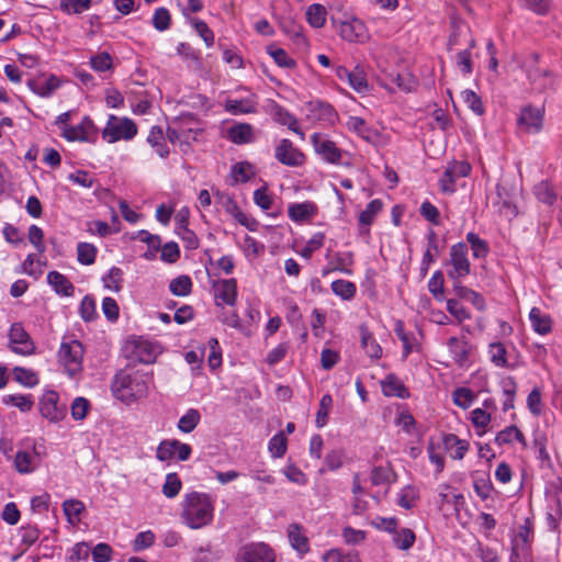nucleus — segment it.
<instances>
[{
  "label": "nucleus",
  "instance_id": "obj_1",
  "mask_svg": "<svg viewBox=\"0 0 562 562\" xmlns=\"http://www.w3.org/2000/svg\"><path fill=\"white\" fill-rule=\"evenodd\" d=\"M214 499L207 493H186L180 503V519L190 529H201L214 519Z\"/></svg>",
  "mask_w": 562,
  "mask_h": 562
},
{
  "label": "nucleus",
  "instance_id": "obj_2",
  "mask_svg": "<svg viewBox=\"0 0 562 562\" xmlns=\"http://www.w3.org/2000/svg\"><path fill=\"white\" fill-rule=\"evenodd\" d=\"M148 382L147 374L139 372L128 374L121 371L115 374L111 389L116 398L130 403L147 394Z\"/></svg>",
  "mask_w": 562,
  "mask_h": 562
},
{
  "label": "nucleus",
  "instance_id": "obj_3",
  "mask_svg": "<svg viewBox=\"0 0 562 562\" xmlns=\"http://www.w3.org/2000/svg\"><path fill=\"white\" fill-rule=\"evenodd\" d=\"M137 133L138 127L132 119L110 114L101 135L104 142L114 144L117 142H131Z\"/></svg>",
  "mask_w": 562,
  "mask_h": 562
},
{
  "label": "nucleus",
  "instance_id": "obj_4",
  "mask_svg": "<svg viewBox=\"0 0 562 562\" xmlns=\"http://www.w3.org/2000/svg\"><path fill=\"white\" fill-rule=\"evenodd\" d=\"M202 133L203 128L192 115L180 117L167 128L168 140L187 148L191 142L198 140Z\"/></svg>",
  "mask_w": 562,
  "mask_h": 562
},
{
  "label": "nucleus",
  "instance_id": "obj_5",
  "mask_svg": "<svg viewBox=\"0 0 562 562\" xmlns=\"http://www.w3.org/2000/svg\"><path fill=\"white\" fill-rule=\"evenodd\" d=\"M83 353L85 349L80 341L70 339L61 342L58 361L69 376L76 378L81 373Z\"/></svg>",
  "mask_w": 562,
  "mask_h": 562
},
{
  "label": "nucleus",
  "instance_id": "obj_6",
  "mask_svg": "<svg viewBox=\"0 0 562 562\" xmlns=\"http://www.w3.org/2000/svg\"><path fill=\"white\" fill-rule=\"evenodd\" d=\"M467 244L457 243L450 247L449 259L446 261L447 276L451 280H463L471 273Z\"/></svg>",
  "mask_w": 562,
  "mask_h": 562
},
{
  "label": "nucleus",
  "instance_id": "obj_7",
  "mask_svg": "<svg viewBox=\"0 0 562 562\" xmlns=\"http://www.w3.org/2000/svg\"><path fill=\"white\" fill-rule=\"evenodd\" d=\"M334 23L339 36L346 42L362 44L370 37L364 22L353 15L346 16L337 23L334 21Z\"/></svg>",
  "mask_w": 562,
  "mask_h": 562
},
{
  "label": "nucleus",
  "instance_id": "obj_8",
  "mask_svg": "<svg viewBox=\"0 0 562 562\" xmlns=\"http://www.w3.org/2000/svg\"><path fill=\"white\" fill-rule=\"evenodd\" d=\"M533 530L528 521L519 526L512 540L510 562H528Z\"/></svg>",
  "mask_w": 562,
  "mask_h": 562
},
{
  "label": "nucleus",
  "instance_id": "obj_9",
  "mask_svg": "<svg viewBox=\"0 0 562 562\" xmlns=\"http://www.w3.org/2000/svg\"><path fill=\"white\" fill-rule=\"evenodd\" d=\"M41 415L50 423H59L66 416V405L60 403L59 394L54 390H47L40 400Z\"/></svg>",
  "mask_w": 562,
  "mask_h": 562
},
{
  "label": "nucleus",
  "instance_id": "obj_10",
  "mask_svg": "<svg viewBox=\"0 0 562 562\" xmlns=\"http://www.w3.org/2000/svg\"><path fill=\"white\" fill-rule=\"evenodd\" d=\"M235 562H276V554L268 544L251 542L239 548Z\"/></svg>",
  "mask_w": 562,
  "mask_h": 562
},
{
  "label": "nucleus",
  "instance_id": "obj_11",
  "mask_svg": "<svg viewBox=\"0 0 562 562\" xmlns=\"http://www.w3.org/2000/svg\"><path fill=\"white\" fill-rule=\"evenodd\" d=\"M9 348L24 357L35 352V344L21 323H13L10 327Z\"/></svg>",
  "mask_w": 562,
  "mask_h": 562
},
{
  "label": "nucleus",
  "instance_id": "obj_12",
  "mask_svg": "<svg viewBox=\"0 0 562 562\" xmlns=\"http://www.w3.org/2000/svg\"><path fill=\"white\" fill-rule=\"evenodd\" d=\"M311 143L315 153L329 164H339L345 154L327 135L322 133L311 135Z\"/></svg>",
  "mask_w": 562,
  "mask_h": 562
},
{
  "label": "nucleus",
  "instance_id": "obj_13",
  "mask_svg": "<svg viewBox=\"0 0 562 562\" xmlns=\"http://www.w3.org/2000/svg\"><path fill=\"white\" fill-rule=\"evenodd\" d=\"M307 120L323 125H334L338 119L335 109L319 100L311 101L305 106Z\"/></svg>",
  "mask_w": 562,
  "mask_h": 562
},
{
  "label": "nucleus",
  "instance_id": "obj_14",
  "mask_svg": "<svg viewBox=\"0 0 562 562\" xmlns=\"http://www.w3.org/2000/svg\"><path fill=\"white\" fill-rule=\"evenodd\" d=\"M274 158L282 165L299 167L304 164V154L291 140L283 138L274 147Z\"/></svg>",
  "mask_w": 562,
  "mask_h": 562
},
{
  "label": "nucleus",
  "instance_id": "obj_15",
  "mask_svg": "<svg viewBox=\"0 0 562 562\" xmlns=\"http://www.w3.org/2000/svg\"><path fill=\"white\" fill-rule=\"evenodd\" d=\"M214 300L217 306H234L237 300L235 279H220L213 283Z\"/></svg>",
  "mask_w": 562,
  "mask_h": 562
},
{
  "label": "nucleus",
  "instance_id": "obj_16",
  "mask_svg": "<svg viewBox=\"0 0 562 562\" xmlns=\"http://www.w3.org/2000/svg\"><path fill=\"white\" fill-rule=\"evenodd\" d=\"M161 352L158 344L138 338L131 345V357L142 363H153Z\"/></svg>",
  "mask_w": 562,
  "mask_h": 562
},
{
  "label": "nucleus",
  "instance_id": "obj_17",
  "mask_svg": "<svg viewBox=\"0 0 562 562\" xmlns=\"http://www.w3.org/2000/svg\"><path fill=\"white\" fill-rule=\"evenodd\" d=\"M95 134V125L88 116L75 126L65 125L61 135L70 142H91V136Z\"/></svg>",
  "mask_w": 562,
  "mask_h": 562
},
{
  "label": "nucleus",
  "instance_id": "obj_18",
  "mask_svg": "<svg viewBox=\"0 0 562 562\" xmlns=\"http://www.w3.org/2000/svg\"><path fill=\"white\" fill-rule=\"evenodd\" d=\"M543 121V111L540 108L531 105L525 106L518 117L519 127L529 133L536 134L540 132Z\"/></svg>",
  "mask_w": 562,
  "mask_h": 562
},
{
  "label": "nucleus",
  "instance_id": "obj_19",
  "mask_svg": "<svg viewBox=\"0 0 562 562\" xmlns=\"http://www.w3.org/2000/svg\"><path fill=\"white\" fill-rule=\"evenodd\" d=\"M258 108V95L247 92L245 97L228 99L225 102V110L233 115L256 113Z\"/></svg>",
  "mask_w": 562,
  "mask_h": 562
},
{
  "label": "nucleus",
  "instance_id": "obj_20",
  "mask_svg": "<svg viewBox=\"0 0 562 562\" xmlns=\"http://www.w3.org/2000/svg\"><path fill=\"white\" fill-rule=\"evenodd\" d=\"M61 86V80L55 76L49 75L47 78H36L27 81V87L32 92L42 97H50Z\"/></svg>",
  "mask_w": 562,
  "mask_h": 562
},
{
  "label": "nucleus",
  "instance_id": "obj_21",
  "mask_svg": "<svg viewBox=\"0 0 562 562\" xmlns=\"http://www.w3.org/2000/svg\"><path fill=\"white\" fill-rule=\"evenodd\" d=\"M442 445L446 452L453 460H462L470 449V443L465 439H460L454 434H447L442 437Z\"/></svg>",
  "mask_w": 562,
  "mask_h": 562
},
{
  "label": "nucleus",
  "instance_id": "obj_22",
  "mask_svg": "<svg viewBox=\"0 0 562 562\" xmlns=\"http://www.w3.org/2000/svg\"><path fill=\"white\" fill-rule=\"evenodd\" d=\"M40 465V458L37 452L32 450L18 451L14 458V468L21 474H29L34 472Z\"/></svg>",
  "mask_w": 562,
  "mask_h": 562
},
{
  "label": "nucleus",
  "instance_id": "obj_23",
  "mask_svg": "<svg viewBox=\"0 0 562 562\" xmlns=\"http://www.w3.org/2000/svg\"><path fill=\"white\" fill-rule=\"evenodd\" d=\"M316 213L317 206L311 201L292 203L288 207L289 217L295 223L310 221L316 215Z\"/></svg>",
  "mask_w": 562,
  "mask_h": 562
},
{
  "label": "nucleus",
  "instance_id": "obj_24",
  "mask_svg": "<svg viewBox=\"0 0 562 562\" xmlns=\"http://www.w3.org/2000/svg\"><path fill=\"white\" fill-rule=\"evenodd\" d=\"M395 334L403 344V358L406 359L412 352L419 351L420 345L414 333L406 331L403 322L395 324Z\"/></svg>",
  "mask_w": 562,
  "mask_h": 562
},
{
  "label": "nucleus",
  "instance_id": "obj_25",
  "mask_svg": "<svg viewBox=\"0 0 562 562\" xmlns=\"http://www.w3.org/2000/svg\"><path fill=\"white\" fill-rule=\"evenodd\" d=\"M382 393L385 396H394L398 398H406L409 396L408 390L403 382L393 374H389L381 382Z\"/></svg>",
  "mask_w": 562,
  "mask_h": 562
},
{
  "label": "nucleus",
  "instance_id": "obj_26",
  "mask_svg": "<svg viewBox=\"0 0 562 562\" xmlns=\"http://www.w3.org/2000/svg\"><path fill=\"white\" fill-rule=\"evenodd\" d=\"M529 321L532 329L539 335H547L552 329L551 317L539 307H532L529 313Z\"/></svg>",
  "mask_w": 562,
  "mask_h": 562
},
{
  "label": "nucleus",
  "instance_id": "obj_27",
  "mask_svg": "<svg viewBox=\"0 0 562 562\" xmlns=\"http://www.w3.org/2000/svg\"><path fill=\"white\" fill-rule=\"evenodd\" d=\"M382 202L379 199L370 201L359 215L360 233L368 234V227L374 222L382 210Z\"/></svg>",
  "mask_w": 562,
  "mask_h": 562
},
{
  "label": "nucleus",
  "instance_id": "obj_28",
  "mask_svg": "<svg viewBox=\"0 0 562 562\" xmlns=\"http://www.w3.org/2000/svg\"><path fill=\"white\" fill-rule=\"evenodd\" d=\"M361 346L371 359H380L382 357V348L375 340L371 331L366 326H360Z\"/></svg>",
  "mask_w": 562,
  "mask_h": 562
},
{
  "label": "nucleus",
  "instance_id": "obj_29",
  "mask_svg": "<svg viewBox=\"0 0 562 562\" xmlns=\"http://www.w3.org/2000/svg\"><path fill=\"white\" fill-rule=\"evenodd\" d=\"M47 282L53 286L56 293L64 296H71L75 292L72 283L58 271H50L47 274Z\"/></svg>",
  "mask_w": 562,
  "mask_h": 562
},
{
  "label": "nucleus",
  "instance_id": "obj_30",
  "mask_svg": "<svg viewBox=\"0 0 562 562\" xmlns=\"http://www.w3.org/2000/svg\"><path fill=\"white\" fill-rule=\"evenodd\" d=\"M447 346L453 360L458 364L463 366L468 361L470 352V346L468 341L461 340L457 337H451L449 338Z\"/></svg>",
  "mask_w": 562,
  "mask_h": 562
},
{
  "label": "nucleus",
  "instance_id": "obj_31",
  "mask_svg": "<svg viewBox=\"0 0 562 562\" xmlns=\"http://www.w3.org/2000/svg\"><path fill=\"white\" fill-rule=\"evenodd\" d=\"M256 175L255 167L248 161H239L231 169L232 184L245 183Z\"/></svg>",
  "mask_w": 562,
  "mask_h": 562
},
{
  "label": "nucleus",
  "instance_id": "obj_32",
  "mask_svg": "<svg viewBox=\"0 0 562 562\" xmlns=\"http://www.w3.org/2000/svg\"><path fill=\"white\" fill-rule=\"evenodd\" d=\"M147 143L155 149L156 154L166 158L169 155V148L165 144V135L162 128L159 126H153L147 136Z\"/></svg>",
  "mask_w": 562,
  "mask_h": 562
},
{
  "label": "nucleus",
  "instance_id": "obj_33",
  "mask_svg": "<svg viewBox=\"0 0 562 562\" xmlns=\"http://www.w3.org/2000/svg\"><path fill=\"white\" fill-rule=\"evenodd\" d=\"M228 137L235 144H247L254 140V128L250 124L239 123L228 130Z\"/></svg>",
  "mask_w": 562,
  "mask_h": 562
},
{
  "label": "nucleus",
  "instance_id": "obj_34",
  "mask_svg": "<svg viewBox=\"0 0 562 562\" xmlns=\"http://www.w3.org/2000/svg\"><path fill=\"white\" fill-rule=\"evenodd\" d=\"M333 293L342 301H351L357 294V286L353 282L345 279H338L331 282Z\"/></svg>",
  "mask_w": 562,
  "mask_h": 562
},
{
  "label": "nucleus",
  "instance_id": "obj_35",
  "mask_svg": "<svg viewBox=\"0 0 562 562\" xmlns=\"http://www.w3.org/2000/svg\"><path fill=\"white\" fill-rule=\"evenodd\" d=\"M518 441L525 448L527 447V441L522 432L516 426H508L503 430L498 431L495 437V442L498 446L508 445L514 441Z\"/></svg>",
  "mask_w": 562,
  "mask_h": 562
},
{
  "label": "nucleus",
  "instance_id": "obj_36",
  "mask_svg": "<svg viewBox=\"0 0 562 562\" xmlns=\"http://www.w3.org/2000/svg\"><path fill=\"white\" fill-rule=\"evenodd\" d=\"M86 506L79 499H66L63 503V510L68 520L72 526L77 525L81 520V515L85 512Z\"/></svg>",
  "mask_w": 562,
  "mask_h": 562
},
{
  "label": "nucleus",
  "instance_id": "obj_37",
  "mask_svg": "<svg viewBox=\"0 0 562 562\" xmlns=\"http://www.w3.org/2000/svg\"><path fill=\"white\" fill-rule=\"evenodd\" d=\"M288 537L292 548L299 553L303 554L308 551V540L299 525H290Z\"/></svg>",
  "mask_w": 562,
  "mask_h": 562
},
{
  "label": "nucleus",
  "instance_id": "obj_38",
  "mask_svg": "<svg viewBox=\"0 0 562 562\" xmlns=\"http://www.w3.org/2000/svg\"><path fill=\"white\" fill-rule=\"evenodd\" d=\"M306 20L314 29H321L325 25L327 20V10L323 4L313 3L306 9Z\"/></svg>",
  "mask_w": 562,
  "mask_h": 562
},
{
  "label": "nucleus",
  "instance_id": "obj_39",
  "mask_svg": "<svg viewBox=\"0 0 562 562\" xmlns=\"http://www.w3.org/2000/svg\"><path fill=\"white\" fill-rule=\"evenodd\" d=\"M274 119L280 124L288 126V128L299 135L302 140L305 139V133L300 128L299 122L293 114L282 108H277Z\"/></svg>",
  "mask_w": 562,
  "mask_h": 562
},
{
  "label": "nucleus",
  "instance_id": "obj_40",
  "mask_svg": "<svg viewBox=\"0 0 562 562\" xmlns=\"http://www.w3.org/2000/svg\"><path fill=\"white\" fill-rule=\"evenodd\" d=\"M267 53L279 67L293 69L296 66V61L283 48L274 44L267 46Z\"/></svg>",
  "mask_w": 562,
  "mask_h": 562
},
{
  "label": "nucleus",
  "instance_id": "obj_41",
  "mask_svg": "<svg viewBox=\"0 0 562 562\" xmlns=\"http://www.w3.org/2000/svg\"><path fill=\"white\" fill-rule=\"evenodd\" d=\"M392 535V541L398 550L405 551L411 549L416 540L414 531L408 528H402L400 530L395 529Z\"/></svg>",
  "mask_w": 562,
  "mask_h": 562
},
{
  "label": "nucleus",
  "instance_id": "obj_42",
  "mask_svg": "<svg viewBox=\"0 0 562 562\" xmlns=\"http://www.w3.org/2000/svg\"><path fill=\"white\" fill-rule=\"evenodd\" d=\"M471 423L479 436H483L492 420L491 413L484 408H474L470 416Z\"/></svg>",
  "mask_w": 562,
  "mask_h": 562
},
{
  "label": "nucleus",
  "instance_id": "obj_43",
  "mask_svg": "<svg viewBox=\"0 0 562 562\" xmlns=\"http://www.w3.org/2000/svg\"><path fill=\"white\" fill-rule=\"evenodd\" d=\"M201 420V414L195 408H190L186 412L183 416L180 417L178 422V429L181 432L190 434L195 429Z\"/></svg>",
  "mask_w": 562,
  "mask_h": 562
},
{
  "label": "nucleus",
  "instance_id": "obj_44",
  "mask_svg": "<svg viewBox=\"0 0 562 562\" xmlns=\"http://www.w3.org/2000/svg\"><path fill=\"white\" fill-rule=\"evenodd\" d=\"M181 488L182 481L177 473L171 472L165 476V482L162 484L161 492L167 498L172 499L177 497Z\"/></svg>",
  "mask_w": 562,
  "mask_h": 562
},
{
  "label": "nucleus",
  "instance_id": "obj_45",
  "mask_svg": "<svg viewBox=\"0 0 562 562\" xmlns=\"http://www.w3.org/2000/svg\"><path fill=\"white\" fill-rule=\"evenodd\" d=\"M507 351L502 342H492L488 345V357L491 362L497 368L508 367Z\"/></svg>",
  "mask_w": 562,
  "mask_h": 562
},
{
  "label": "nucleus",
  "instance_id": "obj_46",
  "mask_svg": "<svg viewBox=\"0 0 562 562\" xmlns=\"http://www.w3.org/2000/svg\"><path fill=\"white\" fill-rule=\"evenodd\" d=\"M475 398H476L475 393L469 387H464V386L457 387L452 392L453 403L462 409H468L473 404Z\"/></svg>",
  "mask_w": 562,
  "mask_h": 562
},
{
  "label": "nucleus",
  "instance_id": "obj_47",
  "mask_svg": "<svg viewBox=\"0 0 562 562\" xmlns=\"http://www.w3.org/2000/svg\"><path fill=\"white\" fill-rule=\"evenodd\" d=\"M533 194L537 200L547 205H552L557 201V193L549 182L542 181L535 186Z\"/></svg>",
  "mask_w": 562,
  "mask_h": 562
},
{
  "label": "nucleus",
  "instance_id": "obj_48",
  "mask_svg": "<svg viewBox=\"0 0 562 562\" xmlns=\"http://www.w3.org/2000/svg\"><path fill=\"white\" fill-rule=\"evenodd\" d=\"M3 403L18 407L21 412H30L33 407V398L31 395L24 394H9L3 397Z\"/></svg>",
  "mask_w": 562,
  "mask_h": 562
},
{
  "label": "nucleus",
  "instance_id": "obj_49",
  "mask_svg": "<svg viewBox=\"0 0 562 562\" xmlns=\"http://www.w3.org/2000/svg\"><path fill=\"white\" fill-rule=\"evenodd\" d=\"M91 409L90 401L83 396L76 397L70 405L71 417L76 422L83 420Z\"/></svg>",
  "mask_w": 562,
  "mask_h": 562
},
{
  "label": "nucleus",
  "instance_id": "obj_50",
  "mask_svg": "<svg viewBox=\"0 0 562 562\" xmlns=\"http://www.w3.org/2000/svg\"><path fill=\"white\" fill-rule=\"evenodd\" d=\"M98 249L93 244L79 243L77 245V259L81 265L90 266L95 261Z\"/></svg>",
  "mask_w": 562,
  "mask_h": 562
},
{
  "label": "nucleus",
  "instance_id": "obj_51",
  "mask_svg": "<svg viewBox=\"0 0 562 562\" xmlns=\"http://www.w3.org/2000/svg\"><path fill=\"white\" fill-rule=\"evenodd\" d=\"M169 290L173 295L187 296L192 290V281L188 276H179L170 281Z\"/></svg>",
  "mask_w": 562,
  "mask_h": 562
},
{
  "label": "nucleus",
  "instance_id": "obj_52",
  "mask_svg": "<svg viewBox=\"0 0 562 562\" xmlns=\"http://www.w3.org/2000/svg\"><path fill=\"white\" fill-rule=\"evenodd\" d=\"M353 263V256L352 252L346 251V252H337L331 261V270L333 271H340L346 274H351L350 267Z\"/></svg>",
  "mask_w": 562,
  "mask_h": 562
},
{
  "label": "nucleus",
  "instance_id": "obj_53",
  "mask_svg": "<svg viewBox=\"0 0 562 562\" xmlns=\"http://www.w3.org/2000/svg\"><path fill=\"white\" fill-rule=\"evenodd\" d=\"M91 7V0H60L59 8L67 14H81Z\"/></svg>",
  "mask_w": 562,
  "mask_h": 562
},
{
  "label": "nucleus",
  "instance_id": "obj_54",
  "mask_svg": "<svg viewBox=\"0 0 562 562\" xmlns=\"http://www.w3.org/2000/svg\"><path fill=\"white\" fill-rule=\"evenodd\" d=\"M102 281L106 289L119 292L122 289L123 271L117 267H112L102 278Z\"/></svg>",
  "mask_w": 562,
  "mask_h": 562
},
{
  "label": "nucleus",
  "instance_id": "obj_55",
  "mask_svg": "<svg viewBox=\"0 0 562 562\" xmlns=\"http://www.w3.org/2000/svg\"><path fill=\"white\" fill-rule=\"evenodd\" d=\"M288 448V440L283 432L276 434L268 445V450L272 458H281L285 454Z\"/></svg>",
  "mask_w": 562,
  "mask_h": 562
},
{
  "label": "nucleus",
  "instance_id": "obj_56",
  "mask_svg": "<svg viewBox=\"0 0 562 562\" xmlns=\"http://www.w3.org/2000/svg\"><path fill=\"white\" fill-rule=\"evenodd\" d=\"M440 450V443L432 438L429 439L427 446L428 458L429 461L436 465L438 473H440L445 467V458Z\"/></svg>",
  "mask_w": 562,
  "mask_h": 562
},
{
  "label": "nucleus",
  "instance_id": "obj_57",
  "mask_svg": "<svg viewBox=\"0 0 562 562\" xmlns=\"http://www.w3.org/2000/svg\"><path fill=\"white\" fill-rule=\"evenodd\" d=\"M347 82L353 90L359 93H364L368 91L369 85L366 78V74L360 67H356L353 70H351Z\"/></svg>",
  "mask_w": 562,
  "mask_h": 562
},
{
  "label": "nucleus",
  "instance_id": "obj_58",
  "mask_svg": "<svg viewBox=\"0 0 562 562\" xmlns=\"http://www.w3.org/2000/svg\"><path fill=\"white\" fill-rule=\"evenodd\" d=\"M467 241L470 244L473 257L485 258L490 251L487 243L474 233L467 234Z\"/></svg>",
  "mask_w": 562,
  "mask_h": 562
},
{
  "label": "nucleus",
  "instance_id": "obj_59",
  "mask_svg": "<svg viewBox=\"0 0 562 562\" xmlns=\"http://www.w3.org/2000/svg\"><path fill=\"white\" fill-rule=\"evenodd\" d=\"M447 311L458 323L471 318V313L456 299L447 300Z\"/></svg>",
  "mask_w": 562,
  "mask_h": 562
},
{
  "label": "nucleus",
  "instance_id": "obj_60",
  "mask_svg": "<svg viewBox=\"0 0 562 562\" xmlns=\"http://www.w3.org/2000/svg\"><path fill=\"white\" fill-rule=\"evenodd\" d=\"M461 98L473 113L476 115H482L484 113L485 109L483 102L473 90H463L461 92Z\"/></svg>",
  "mask_w": 562,
  "mask_h": 562
},
{
  "label": "nucleus",
  "instance_id": "obj_61",
  "mask_svg": "<svg viewBox=\"0 0 562 562\" xmlns=\"http://www.w3.org/2000/svg\"><path fill=\"white\" fill-rule=\"evenodd\" d=\"M394 423L406 434H413L416 428V420L407 409L398 411Z\"/></svg>",
  "mask_w": 562,
  "mask_h": 562
},
{
  "label": "nucleus",
  "instance_id": "obj_62",
  "mask_svg": "<svg viewBox=\"0 0 562 562\" xmlns=\"http://www.w3.org/2000/svg\"><path fill=\"white\" fill-rule=\"evenodd\" d=\"M13 376L16 382L29 387H32L38 383L36 373L22 367H15L13 369Z\"/></svg>",
  "mask_w": 562,
  "mask_h": 562
},
{
  "label": "nucleus",
  "instance_id": "obj_63",
  "mask_svg": "<svg viewBox=\"0 0 562 562\" xmlns=\"http://www.w3.org/2000/svg\"><path fill=\"white\" fill-rule=\"evenodd\" d=\"M283 475L292 483L305 485L307 483L306 474L294 463H289L282 469Z\"/></svg>",
  "mask_w": 562,
  "mask_h": 562
},
{
  "label": "nucleus",
  "instance_id": "obj_64",
  "mask_svg": "<svg viewBox=\"0 0 562 562\" xmlns=\"http://www.w3.org/2000/svg\"><path fill=\"white\" fill-rule=\"evenodd\" d=\"M241 249L247 258H256L263 252L265 246L254 237L246 235L241 244Z\"/></svg>",
  "mask_w": 562,
  "mask_h": 562
}]
</instances>
